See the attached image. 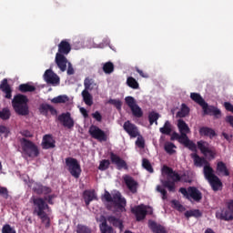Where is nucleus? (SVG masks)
I'll list each match as a JSON object with an SVG mask.
<instances>
[{"instance_id":"nucleus-36","label":"nucleus","mask_w":233,"mask_h":233,"mask_svg":"<svg viewBox=\"0 0 233 233\" xmlns=\"http://www.w3.org/2000/svg\"><path fill=\"white\" fill-rule=\"evenodd\" d=\"M190 97L193 101H195V103H198V105H199L200 106H202L203 105H205V99H203V97L201 96V95L198 94V93H191L190 94Z\"/></svg>"},{"instance_id":"nucleus-31","label":"nucleus","mask_w":233,"mask_h":233,"mask_svg":"<svg viewBox=\"0 0 233 233\" xmlns=\"http://www.w3.org/2000/svg\"><path fill=\"white\" fill-rule=\"evenodd\" d=\"M176 148H177V147L172 142H166L164 145V150H166L167 154H169V156L176 154Z\"/></svg>"},{"instance_id":"nucleus-22","label":"nucleus","mask_w":233,"mask_h":233,"mask_svg":"<svg viewBox=\"0 0 233 233\" xmlns=\"http://www.w3.org/2000/svg\"><path fill=\"white\" fill-rule=\"evenodd\" d=\"M83 198L85 200L86 206L88 207L92 201L97 199V194L95 190H86L83 193Z\"/></svg>"},{"instance_id":"nucleus-19","label":"nucleus","mask_w":233,"mask_h":233,"mask_svg":"<svg viewBox=\"0 0 233 233\" xmlns=\"http://www.w3.org/2000/svg\"><path fill=\"white\" fill-rule=\"evenodd\" d=\"M124 130H126L127 134L130 136V137H137L139 136V130L136 125L130 123V121H127L123 126Z\"/></svg>"},{"instance_id":"nucleus-13","label":"nucleus","mask_w":233,"mask_h":233,"mask_svg":"<svg viewBox=\"0 0 233 233\" xmlns=\"http://www.w3.org/2000/svg\"><path fill=\"white\" fill-rule=\"evenodd\" d=\"M198 147L200 149V152H202L203 155L208 157V159H214L216 156V151H214L212 147H210V144L200 140L198 142Z\"/></svg>"},{"instance_id":"nucleus-62","label":"nucleus","mask_w":233,"mask_h":233,"mask_svg":"<svg viewBox=\"0 0 233 233\" xmlns=\"http://www.w3.org/2000/svg\"><path fill=\"white\" fill-rule=\"evenodd\" d=\"M226 122L228 123V124H230V127H233V116H228L226 117Z\"/></svg>"},{"instance_id":"nucleus-32","label":"nucleus","mask_w":233,"mask_h":233,"mask_svg":"<svg viewBox=\"0 0 233 233\" xmlns=\"http://www.w3.org/2000/svg\"><path fill=\"white\" fill-rule=\"evenodd\" d=\"M107 221L114 227H117L120 230H123V221L119 218H116V217L111 216L107 218Z\"/></svg>"},{"instance_id":"nucleus-18","label":"nucleus","mask_w":233,"mask_h":233,"mask_svg":"<svg viewBox=\"0 0 233 233\" xmlns=\"http://www.w3.org/2000/svg\"><path fill=\"white\" fill-rule=\"evenodd\" d=\"M110 159H111V163H113V165H116L118 170H121L122 168H125L127 170L128 168L127 162L123 160V158H121L119 156L114 153H111Z\"/></svg>"},{"instance_id":"nucleus-30","label":"nucleus","mask_w":233,"mask_h":233,"mask_svg":"<svg viewBox=\"0 0 233 233\" xmlns=\"http://www.w3.org/2000/svg\"><path fill=\"white\" fill-rule=\"evenodd\" d=\"M82 97L84 102L87 105V106H92V105H94V100L92 98V95L90 94V92L83 90Z\"/></svg>"},{"instance_id":"nucleus-43","label":"nucleus","mask_w":233,"mask_h":233,"mask_svg":"<svg viewBox=\"0 0 233 233\" xmlns=\"http://www.w3.org/2000/svg\"><path fill=\"white\" fill-rule=\"evenodd\" d=\"M103 70L105 74H112V72H114V64H112V62L104 64Z\"/></svg>"},{"instance_id":"nucleus-46","label":"nucleus","mask_w":233,"mask_h":233,"mask_svg":"<svg viewBox=\"0 0 233 233\" xmlns=\"http://www.w3.org/2000/svg\"><path fill=\"white\" fill-rule=\"evenodd\" d=\"M109 105H114V106H116V108H117V110H121V100L119 99H109L108 100Z\"/></svg>"},{"instance_id":"nucleus-47","label":"nucleus","mask_w":233,"mask_h":233,"mask_svg":"<svg viewBox=\"0 0 233 233\" xmlns=\"http://www.w3.org/2000/svg\"><path fill=\"white\" fill-rule=\"evenodd\" d=\"M108 167H110V160H102L99 164V170H106V168H108Z\"/></svg>"},{"instance_id":"nucleus-53","label":"nucleus","mask_w":233,"mask_h":233,"mask_svg":"<svg viewBox=\"0 0 233 233\" xmlns=\"http://www.w3.org/2000/svg\"><path fill=\"white\" fill-rule=\"evenodd\" d=\"M186 218H192V216H199V210L187 211L185 213Z\"/></svg>"},{"instance_id":"nucleus-1","label":"nucleus","mask_w":233,"mask_h":233,"mask_svg":"<svg viewBox=\"0 0 233 233\" xmlns=\"http://www.w3.org/2000/svg\"><path fill=\"white\" fill-rule=\"evenodd\" d=\"M191 157L195 163L196 167H204V176L206 179H208V183L211 185L213 190H219L221 188V180L219 177L214 175V170L210 167V165L207 161V159L200 157L196 153L191 154Z\"/></svg>"},{"instance_id":"nucleus-55","label":"nucleus","mask_w":233,"mask_h":233,"mask_svg":"<svg viewBox=\"0 0 233 233\" xmlns=\"http://www.w3.org/2000/svg\"><path fill=\"white\" fill-rule=\"evenodd\" d=\"M92 116L94 117V119H96V121H101V119H103V116H101V113H99V111H96L95 113L92 114Z\"/></svg>"},{"instance_id":"nucleus-34","label":"nucleus","mask_w":233,"mask_h":233,"mask_svg":"<svg viewBox=\"0 0 233 233\" xmlns=\"http://www.w3.org/2000/svg\"><path fill=\"white\" fill-rule=\"evenodd\" d=\"M159 132L161 134H165L166 136H170L172 133V125H170V122L167 120L164 124L163 127H160Z\"/></svg>"},{"instance_id":"nucleus-21","label":"nucleus","mask_w":233,"mask_h":233,"mask_svg":"<svg viewBox=\"0 0 233 233\" xmlns=\"http://www.w3.org/2000/svg\"><path fill=\"white\" fill-rule=\"evenodd\" d=\"M123 179L128 190H130L132 194H136L137 192V182L128 175L124 176Z\"/></svg>"},{"instance_id":"nucleus-39","label":"nucleus","mask_w":233,"mask_h":233,"mask_svg":"<svg viewBox=\"0 0 233 233\" xmlns=\"http://www.w3.org/2000/svg\"><path fill=\"white\" fill-rule=\"evenodd\" d=\"M201 106H202V110H203L204 114L207 116H212V114L214 113V110L216 108L215 106H208V104L207 102L205 104H203Z\"/></svg>"},{"instance_id":"nucleus-23","label":"nucleus","mask_w":233,"mask_h":233,"mask_svg":"<svg viewBox=\"0 0 233 233\" xmlns=\"http://www.w3.org/2000/svg\"><path fill=\"white\" fill-rule=\"evenodd\" d=\"M70 50H72V47L70 46V43H68V41L66 40H63L58 45L57 54H61L62 56H68V54H70Z\"/></svg>"},{"instance_id":"nucleus-54","label":"nucleus","mask_w":233,"mask_h":233,"mask_svg":"<svg viewBox=\"0 0 233 233\" xmlns=\"http://www.w3.org/2000/svg\"><path fill=\"white\" fill-rule=\"evenodd\" d=\"M74 67L72 66V63H67V76H74Z\"/></svg>"},{"instance_id":"nucleus-59","label":"nucleus","mask_w":233,"mask_h":233,"mask_svg":"<svg viewBox=\"0 0 233 233\" xmlns=\"http://www.w3.org/2000/svg\"><path fill=\"white\" fill-rule=\"evenodd\" d=\"M137 72L139 74V76H141V77H148V74L143 72V70L139 69V68H136Z\"/></svg>"},{"instance_id":"nucleus-29","label":"nucleus","mask_w":233,"mask_h":233,"mask_svg":"<svg viewBox=\"0 0 233 233\" xmlns=\"http://www.w3.org/2000/svg\"><path fill=\"white\" fill-rule=\"evenodd\" d=\"M69 102H70V97H68V96H66V95H60L56 97H54L51 100V103H54L55 105L65 104V103H69Z\"/></svg>"},{"instance_id":"nucleus-2","label":"nucleus","mask_w":233,"mask_h":233,"mask_svg":"<svg viewBox=\"0 0 233 233\" xmlns=\"http://www.w3.org/2000/svg\"><path fill=\"white\" fill-rule=\"evenodd\" d=\"M33 203L35 205L34 214H36L40 218L42 223H45L46 227H50V208L48 204L41 198H34Z\"/></svg>"},{"instance_id":"nucleus-3","label":"nucleus","mask_w":233,"mask_h":233,"mask_svg":"<svg viewBox=\"0 0 233 233\" xmlns=\"http://www.w3.org/2000/svg\"><path fill=\"white\" fill-rule=\"evenodd\" d=\"M102 201L109 203L114 207L115 210H118L119 212H123L125 207H127V200L121 197V193L118 191H115L112 195L108 191H105Z\"/></svg>"},{"instance_id":"nucleus-63","label":"nucleus","mask_w":233,"mask_h":233,"mask_svg":"<svg viewBox=\"0 0 233 233\" xmlns=\"http://www.w3.org/2000/svg\"><path fill=\"white\" fill-rule=\"evenodd\" d=\"M80 112L84 117H88V111L85 107H80Z\"/></svg>"},{"instance_id":"nucleus-5","label":"nucleus","mask_w":233,"mask_h":233,"mask_svg":"<svg viewBox=\"0 0 233 233\" xmlns=\"http://www.w3.org/2000/svg\"><path fill=\"white\" fill-rule=\"evenodd\" d=\"M20 145L22 147V156L24 157L34 159L39 156V148L34 142L27 140L26 138H22L20 140Z\"/></svg>"},{"instance_id":"nucleus-14","label":"nucleus","mask_w":233,"mask_h":233,"mask_svg":"<svg viewBox=\"0 0 233 233\" xmlns=\"http://www.w3.org/2000/svg\"><path fill=\"white\" fill-rule=\"evenodd\" d=\"M89 135L93 139H96L97 141H106L108 139V135L106 134L101 128L97 126H91L89 127Z\"/></svg>"},{"instance_id":"nucleus-10","label":"nucleus","mask_w":233,"mask_h":233,"mask_svg":"<svg viewBox=\"0 0 233 233\" xmlns=\"http://www.w3.org/2000/svg\"><path fill=\"white\" fill-rule=\"evenodd\" d=\"M171 139H176L181 145H184L186 148L191 150V152H196L198 150V146L192 140L188 139V137H185L183 134L173 133Z\"/></svg>"},{"instance_id":"nucleus-9","label":"nucleus","mask_w":233,"mask_h":233,"mask_svg":"<svg viewBox=\"0 0 233 233\" xmlns=\"http://www.w3.org/2000/svg\"><path fill=\"white\" fill-rule=\"evenodd\" d=\"M66 165L67 167L68 172L77 179L79 176H81V165H79V162L77 159L73 157H67L66 158Z\"/></svg>"},{"instance_id":"nucleus-64","label":"nucleus","mask_w":233,"mask_h":233,"mask_svg":"<svg viewBox=\"0 0 233 233\" xmlns=\"http://www.w3.org/2000/svg\"><path fill=\"white\" fill-rule=\"evenodd\" d=\"M228 208L233 212V200L228 202Z\"/></svg>"},{"instance_id":"nucleus-8","label":"nucleus","mask_w":233,"mask_h":233,"mask_svg":"<svg viewBox=\"0 0 233 233\" xmlns=\"http://www.w3.org/2000/svg\"><path fill=\"white\" fill-rule=\"evenodd\" d=\"M179 192H181L184 198L189 201H191V199H193V201H201V192L196 187H189L187 189L185 187H180Z\"/></svg>"},{"instance_id":"nucleus-17","label":"nucleus","mask_w":233,"mask_h":233,"mask_svg":"<svg viewBox=\"0 0 233 233\" xmlns=\"http://www.w3.org/2000/svg\"><path fill=\"white\" fill-rule=\"evenodd\" d=\"M216 218L223 221H231L233 219V211L229 210L228 208L219 209L216 212Z\"/></svg>"},{"instance_id":"nucleus-11","label":"nucleus","mask_w":233,"mask_h":233,"mask_svg":"<svg viewBox=\"0 0 233 233\" xmlns=\"http://www.w3.org/2000/svg\"><path fill=\"white\" fill-rule=\"evenodd\" d=\"M132 212L135 213L137 221H141L144 218H146L147 214H152V212H154V209H152L151 207L140 205L133 208Z\"/></svg>"},{"instance_id":"nucleus-41","label":"nucleus","mask_w":233,"mask_h":233,"mask_svg":"<svg viewBox=\"0 0 233 233\" xmlns=\"http://www.w3.org/2000/svg\"><path fill=\"white\" fill-rule=\"evenodd\" d=\"M94 80L90 79V78H86L84 80V86H85V89L86 92H88V90H93L94 88Z\"/></svg>"},{"instance_id":"nucleus-16","label":"nucleus","mask_w":233,"mask_h":233,"mask_svg":"<svg viewBox=\"0 0 233 233\" xmlns=\"http://www.w3.org/2000/svg\"><path fill=\"white\" fill-rule=\"evenodd\" d=\"M58 121L65 127V128H74V118H72L69 112L62 113L58 116Z\"/></svg>"},{"instance_id":"nucleus-48","label":"nucleus","mask_w":233,"mask_h":233,"mask_svg":"<svg viewBox=\"0 0 233 233\" xmlns=\"http://www.w3.org/2000/svg\"><path fill=\"white\" fill-rule=\"evenodd\" d=\"M77 233H92V231L86 226L78 225L77 227Z\"/></svg>"},{"instance_id":"nucleus-56","label":"nucleus","mask_w":233,"mask_h":233,"mask_svg":"<svg viewBox=\"0 0 233 233\" xmlns=\"http://www.w3.org/2000/svg\"><path fill=\"white\" fill-rule=\"evenodd\" d=\"M211 116H214L217 118L221 117V110H219L218 107H215Z\"/></svg>"},{"instance_id":"nucleus-50","label":"nucleus","mask_w":233,"mask_h":233,"mask_svg":"<svg viewBox=\"0 0 233 233\" xmlns=\"http://www.w3.org/2000/svg\"><path fill=\"white\" fill-rule=\"evenodd\" d=\"M2 233H16L15 229H14L10 225L6 224L2 228Z\"/></svg>"},{"instance_id":"nucleus-58","label":"nucleus","mask_w":233,"mask_h":233,"mask_svg":"<svg viewBox=\"0 0 233 233\" xmlns=\"http://www.w3.org/2000/svg\"><path fill=\"white\" fill-rule=\"evenodd\" d=\"M110 45V39L106 38L104 39V43L99 45V48H105V46Z\"/></svg>"},{"instance_id":"nucleus-51","label":"nucleus","mask_w":233,"mask_h":233,"mask_svg":"<svg viewBox=\"0 0 233 233\" xmlns=\"http://www.w3.org/2000/svg\"><path fill=\"white\" fill-rule=\"evenodd\" d=\"M157 192H159L162 195V199H167V190L163 188L162 186L157 187Z\"/></svg>"},{"instance_id":"nucleus-15","label":"nucleus","mask_w":233,"mask_h":233,"mask_svg":"<svg viewBox=\"0 0 233 233\" xmlns=\"http://www.w3.org/2000/svg\"><path fill=\"white\" fill-rule=\"evenodd\" d=\"M44 81L47 83L48 85H53V86H57L59 85V76L57 74L54 73L52 69L46 70L44 74Z\"/></svg>"},{"instance_id":"nucleus-49","label":"nucleus","mask_w":233,"mask_h":233,"mask_svg":"<svg viewBox=\"0 0 233 233\" xmlns=\"http://www.w3.org/2000/svg\"><path fill=\"white\" fill-rule=\"evenodd\" d=\"M136 145H137V147H138V148H145V138H143V137L139 136L137 138Z\"/></svg>"},{"instance_id":"nucleus-37","label":"nucleus","mask_w":233,"mask_h":233,"mask_svg":"<svg viewBox=\"0 0 233 233\" xmlns=\"http://www.w3.org/2000/svg\"><path fill=\"white\" fill-rule=\"evenodd\" d=\"M20 92H34L35 90V86L30 83L21 84L19 86Z\"/></svg>"},{"instance_id":"nucleus-20","label":"nucleus","mask_w":233,"mask_h":233,"mask_svg":"<svg viewBox=\"0 0 233 233\" xmlns=\"http://www.w3.org/2000/svg\"><path fill=\"white\" fill-rule=\"evenodd\" d=\"M55 61L58 68L61 70V72L66 71V65H68L69 62H68V59H66V56L65 55L56 53Z\"/></svg>"},{"instance_id":"nucleus-52","label":"nucleus","mask_w":233,"mask_h":233,"mask_svg":"<svg viewBox=\"0 0 233 233\" xmlns=\"http://www.w3.org/2000/svg\"><path fill=\"white\" fill-rule=\"evenodd\" d=\"M0 196L5 199H8V189L6 187H0Z\"/></svg>"},{"instance_id":"nucleus-25","label":"nucleus","mask_w":233,"mask_h":233,"mask_svg":"<svg viewBox=\"0 0 233 233\" xmlns=\"http://www.w3.org/2000/svg\"><path fill=\"white\" fill-rule=\"evenodd\" d=\"M0 90L5 94L6 99L12 98V88H10V86L8 85V80L5 78L1 84H0Z\"/></svg>"},{"instance_id":"nucleus-42","label":"nucleus","mask_w":233,"mask_h":233,"mask_svg":"<svg viewBox=\"0 0 233 233\" xmlns=\"http://www.w3.org/2000/svg\"><path fill=\"white\" fill-rule=\"evenodd\" d=\"M148 119H149V123L150 125H154V123L156 125H157V120L159 119V115L158 113H156V112H151L149 113V116H148Z\"/></svg>"},{"instance_id":"nucleus-44","label":"nucleus","mask_w":233,"mask_h":233,"mask_svg":"<svg viewBox=\"0 0 233 233\" xmlns=\"http://www.w3.org/2000/svg\"><path fill=\"white\" fill-rule=\"evenodd\" d=\"M10 109L8 108H4L3 110L0 111V119H10Z\"/></svg>"},{"instance_id":"nucleus-27","label":"nucleus","mask_w":233,"mask_h":233,"mask_svg":"<svg viewBox=\"0 0 233 233\" xmlns=\"http://www.w3.org/2000/svg\"><path fill=\"white\" fill-rule=\"evenodd\" d=\"M148 227L153 233H167V229H165V227L161 226L160 224H157L154 220L148 221Z\"/></svg>"},{"instance_id":"nucleus-28","label":"nucleus","mask_w":233,"mask_h":233,"mask_svg":"<svg viewBox=\"0 0 233 233\" xmlns=\"http://www.w3.org/2000/svg\"><path fill=\"white\" fill-rule=\"evenodd\" d=\"M43 148L48 149V148H54L56 147V141H54V138L50 135H46L43 137L42 142Z\"/></svg>"},{"instance_id":"nucleus-61","label":"nucleus","mask_w":233,"mask_h":233,"mask_svg":"<svg viewBox=\"0 0 233 233\" xmlns=\"http://www.w3.org/2000/svg\"><path fill=\"white\" fill-rule=\"evenodd\" d=\"M22 136H24L25 137H32V133H30V131L28 130H24L21 131Z\"/></svg>"},{"instance_id":"nucleus-45","label":"nucleus","mask_w":233,"mask_h":233,"mask_svg":"<svg viewBox=\"0 0 233 233\" xmlns=\"http://www.w3.org/2000/svg\"><path fill=\"white\" fill-rule=\"evenodd\" d=\"M142 167L144 168H146V170H147V172H150L151 174H152V172H154V169L152 168V165H150V162L147 158H144L142 160Z\"/></svg>"},{"instance_id":"nucleus-4","label":"nucleus","mask_w":233,"mask_h":233,"mask_svg":"<svg viewBox=\"0 0 233 233\" xmlns=\"http://www.w3.org/2000/svg\"><path fill=\"white\" fill-rule=\"evenodd\" d=\"M162 174H166L167 176V179H171L173 182H170L168 180L162 181L163 187L165 188H167L169 192H174L176 190V182L177 181H187L185 178H183V176L177 174L172 168L168 167H164L162 168Z\"/></svg>"},{"instance_id":"nucleus-60","label":"nucleus","mask_w":233,"mask_h":233,"mask_svg":"<svg viewBox=\"0 0 233 233\" xmlns=\"http://www.w3.org/2000/svg\"><path fill=\"white\" fill-rule=\"evenodd\" d=\"M172 203L177 210H183V206H181L179 202L173 200Z\"/></svg>"},{"instance_id":"nucleus-35","label":"nucleus","mask_w":233,"mask_h":233,"mask_svg":"<svg viewBox=\"0 0 233 233\" xmlns=\"http://www.w3.org/2000/svg\"><path fill=\"white\" fill-rule=\"evenodd\" d=\"M127 85L129 86V88H133V90L139 89V83H137V80L132 76L127 77Z\"/></svg>"},{"instance_id":"nucleus-40","label":"nucleus","mask_w":233,"mask_h":233,"mask_svg":"<svg viewBox=\"0 0 233 233\" xmlns=\"http://www.w3.org/2000/svg\"><path fill=\"white\" fill-rule=\"evenodd\" d=\"M188 112H190L188 106H187L185 104H182L181 109L177 112V117H187V116H188Z\"/></svg>"},{"instance_id":"nucleus-7","label":"nucleus","mask_w":233,"mask_h":233,"mask_svg":"<svg viewBox=\"0 0 233 233\" xmlns=\"http://www.w3.org/2000/svg\"><path fill=\"white\" fill-rule=\"evenodd\" d=\"M22 179H24L25 183L30 187L33 188L34 192L35 194H50L52 192V189L46 186H43L39 183H35L34 180H30L28 176L24 175L22 177Z\"/></svg>"},{"instance_id":"nucleus-12","label":"nucleus","mask_w":233,"mask_h":233,"mask_svg":"<svg viewBox=\"0 0 233 233\" xmlns=\"http://www.w3.org/2000/svg\"><path fill=\"white\" fill-rule=\"evenodd\" d=\"M125 101L126 105L130 107V110L135 117H141L143 116V110H141V107H139L137 105L136 98L133 96H126Z\"/></svg>"},{"instance_id":"nucleus-6","label":"nucleus","mask_w":233,"mask_h":233,"mask_svg":"<svg viewBox=\"0 0 233 233\" xmlns=\"http://www.w3.org/2000/svg\"><path fill=\"white\" fill-rule=\"evenodd\" d=\"M13 108L19 116H28V98L24 95H16L13 101Z\"/></svg>"},{"instance_id":"nucleus-33","label":"nucleus","mask_w":233,"mask_h":233,"mask_svg":"<svg viewBox=\"0 0 233 233\" xmlns=\"http://www.w3.org/2000/svg\"><path fill=\"white\" fill-rule=\"evenodd\" d=\"M200 136H208V137H214L216 136V131L210 127H201L199 129Z\"/></svg>"},{"instance_id":"nucleus-57","label":"nucleus","mask_w":233,"mask_h":233,"mask_svg":"<svg viewBox=\"0 0 233 233\" xmlns=\"http://www.w3.org/2000/svg\"><path fill=\"white\" fill-rule=\"evenodd\" d=\"M224 106L228 112H233V105L230 102H225Z\"/></svg>"},{"instance_id":"nucleus-38","label":"nucleus","mask_w":233,"mask_h":233,"mask_svg":"<svg viewBox=\"0 0 233 233\" xmlns=\"http://www.w3.org/2000/svg\"><path fill=\"white\" fill-rule=\"evenodd\" d=\"M217 170H218V172L222 174V176H229L228 169H227V166L223 162L218 163Z\"/></svg>"},{"instance_id":"nucleus-26","label":"nucleus","mask_w":233,"mask_h":233,"mask_svg":"<svg viewBox=\"0 0 233 233\" xmlns=\"http://www.w3.org/2000/svg\"><path fill=\"white\" fill-rule=\"evenodd\" d=\"M39 112L43 116H48V112H50V114H52L53 116H56V114H57V110H56L54 106L48 104H42L39 107Z\"/></svg>"},{"instance_id":"nucleus-24","label":"nucleus","mask_w":233,"mask_h":233,"mask_svg":"<svg viewBox=\"0 0 233 233\" xmlns=\"http://www.w3.org/2000/svg\"><path fill=\"white\" fill-rule=\"evenodd\" d=\"M177 127L180 134H183L185 137H188L187 134H190V127L187 125V122L183 119H178Z\"/></svg>"}]
</instances>
